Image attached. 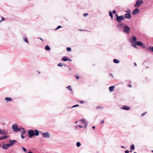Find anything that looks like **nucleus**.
<instances>
[{
    "label": "nucleus",
    "instance_id": "obj_1",
    "mask_svg": "<svg viewBox=\"0 0 153 153\" xmlns=\"http://www.w3.org/2000/svg\"><path fill=\"white\" fill-rule=\"evenodd\" d=\"M27 132L28 137L30 138H31L34 136H38L39 134V131L36 129H35L34 130L30 129L27 131Z\"/></svg>",
    "mask_w": 153,
    "mask_h": 153
},
{
    "label": "nucleus",
    "instance_id": "obj_2",
    "mask_svg": "<svg viewBox=\"0 0 153 153\" xmlns=\"http://www.w3.org/2000/svg\"><path fill=\"white\" fill-rule=\"evenodd\" d=\"M123 32L127 34H129L130 30V28L128 25L125 24V25L123 26Z\"/></svg>",
    "mask_w": 153,
    "mask_h": 153
},
{
    "label": "nucleus",
    "instance_id": "obj_3",
    "mask_svg": "<svg viewBox=\"0 0 153 153\" xmlns=\"http://www.w3.org/2000/svg\"><path fill=\"white\" fill-rule=\"evenodd\" d=\"M144 3L143 0H137L134 4V7L136 8H138L139 7L141 4H143Z\"/></svg>",
    "mask_w": 153,
    "mask_h": 153
},
{
    "label": "nucleus",
    "instance_id": "obj_4",
    "mask_svg": "<svg viewBox=\"0 0 153 153\" xmlns=\"http://www.w3.org/2000/svg\"><path fill=\"white\" fill-rule=\"evenodd\" d=\"M125 25V23H118L117 24L116 27L119 30H123V26Z\"/></svg>",
    "mask_w": 153,
    "mask_h": 153
},
{
    "label": "nucleus",
    "instance_id": "obj_5",
    "mask_svg": "<svg viewBox=\"0 0 153 153\" xmlns=\"http://www.w3.org/2000/svg\"><path fill=\"white\" fill-rule=\"evenodd\" d=\"M12 129L13 132H18L19 130L18 124L16 123L13 124L12 126Z\"/></svg>",
    "mask_w": 153,
    "mask_h": 153
},
{
    "label": "nucleus",
    "instance_id": "obj_6",
    "mask_svg": "<svg viewBox=\"0 0 153 153\" xmlns=\"http://www.w3.org/2000/svg\"><path fill=\"white\" fill-rule=\"evenodd\" d=\"M125 19L124 16L122 15L119 16V17L116 19V20L119 23H122V21Z\"/></svg>",
    "mask_w": 153,
    "mask_h": 153
},
{
    "label": "nucleus",
    "instance_id": "obj_7",
    "mask_svg": "<svg viewBox=\"0 0 153 153\" xmlns=\"http://www.w3.org/2000/svg\"><path fill=\"white\" fill-rule=\"evenodd\" d=\"M129 40L130 42L133 43H134V42H137V39L135 36L133 35L132 36L131 38H130Z\"/></svg>",
    "mask_w": 153,
    "mask_h": 153
},
{
    "label": "nucleus",
    "instance_id": "obj_8",
    "mask_svg": "<svg viewBox=\"0 0 153 153\" xmlns=\"http://www.w3.org/2000/svg\"><path fill=\"white\" fill-rule=\"evenodd\" d=\"M42 134L43 136V137L44 138H48L50 137V135L48 131L42 133Z\"/></svg>",
    "mask_w": 153,
    "mask_h": 153
},
{
    "label": "nucleus",
    "instance_id": "obj_9",
    "mask_svg": "<svg viewBox=\"0 0 153 153\" xmlns=\"http://www.w3.org/2000/svg\"><path fill=\"white\" fill-rule=\"evenodd\" d=\"M124 17H125V19H130L131 18V13H126L124 16Z\"/></svg>",
    "mask_w": 153,
    "mask_h": 153
},
{
    "label": "nucleus",
    "instance_id": "obj_10",
    "mask_svg": "<svg viewBox=\"0 0 153 153\" xmlns=\"http://www.w3.org/2000/svg\"><path fill=\"white\" fill-rule=\"evenodd\" d=\"M61 60L65 62L66 61H69L70 62L72 61V60L67 56H63Z\"/></svg>",
    "mask_w": 153,
    "mask_h": 153
},
{
    "label": "nucleus",
    "instance_id": "obj_11",
    "mask_svg": "<svg viewBox=\"0 0 153 153\" xmlns=\"http://www.w3.org/2000/svg\"><path fill=\"white\" fill-rule=\"evenodd\" d=\"M140 12V10L137 8H135L133 11L132 13V14L133 15H134L137 14Z\"/></svg>",
    "mask_w": 153,
    "mask_h": 153
},
{
    "label": "nucleus",
    "instance_id": "obj_12",
    "mask_svg": "<svg viewBox=\"0 0 153 153\" xmlns=\"http://www.w3.org/2000/svg\"><path fill=\"white\" fill-rule=\"evenodd\" d=\"M9 142L10 143L11 146H12L16 143H19L16 140H9Z\"/></svg>",
    "mask_w": 153,
    "mask_h": 153
},
{
    "label": "nucleus",
    "instance_id": "obj_13",
    "mask_svg": "<svg viewBox=\"0 0 153 153\" xmlns=\"http://www.w3.org/2000/svg\"><path fill=\"white\" fill-rule=\"evenodd\" d=\"M9 137V136L8 135H5L1 137H0V140L7 139Z\"/></svg>",
    "mask_w": 153,
    "mask_h": 153
},
{
    "label": "nucleus",
    "instance_id": "obj_14",
    "mask_svg": "<svg viewBox=\"0 0 153 153\" xmlns=\"http://www.w3.org/2000/svg\"><path fill=\"white\" fill-rule=\"evenodd\" d=\"M122 109L123 110L128 111L130 109V107L126 105H123V107L122 108Z\"/></svg>",
    "mask_w": 153,
    "mask_h": 153
},
{
    "label": "nucleus",
    "instance_id": "obj_15",
    "mask_svg": "<svg viewBox=\"0 0 153 153\" xmlns=\"http://www.w3.org/2000/svg\"><path fill=\"white\" fill-rule=\"evenodd\" d=\"M7 134V132L6 131H5L3 130H2L0 129V134Z\"/></svg>",
    "mask_w": 153,
    "mask_h": 153
},
{
    "label": "nucleus",
    "instance_id": "obj_16",
    "mask_svg": "<svg viewBox=\"0 0 153 153\" xmlns=\"http://www.w3.org/2000/svg\"><path fill=\"white\" fill-rule=\"evenodd\" d=\"M135 43L137 46H140L143 43V42L140 41H138L136 42Z\"/></svg>",
    "mask_w": 153,
    "mask_h": 153
},
{
    "label": "nucleus",
    "instance_id": "obj_17",
    "mask_svg": "<svg viewBox=\"0 0 153 153\" xmlns=\"http://www.w3.org/2000/svg\"><path fill=\"white\" fill-rule=\"evenodd\" d=\"M115 88V86L114 85H112L110 86L109 87V90L110 92H111L113 91Z\"/></svg>",
    "mask_w": 153,
    "mask_h": 153
},
{
    "label": "nucleus",
    "instance_id": "obj_18",
    "mask_svg": "<svg viewBox=\"0 0 153 153\" xmlns=\"http://www.w3.org/2000/svg\"><path fill=\"white\" fill-rule=\"evenodd\" d=\"M130 149L131 150L130 151V152H131L133 150L135 149V146L134 144L131 145L130 147Z\"/></svg>",
    "mask_w": 153,
    "mask_h": 153
},
{
    "label": "nucleus",
    "instance_id": "obj_19",
    "mask_svg": "<svg viewBox=\"0 0 153 153\" xmlns=\"http://www.w3.org/2000/svg\"><path fill=\"white\" fill-rule=\"evenodd\" d=\"M12 100V99L10 97H7L5 98V100L8 102L11 101Z\"/></svg>",
    "mask_w": 153,
    "mask_h": 153
},
{
    "label": "nucleus",
    "instance_id": "obj_20",
    "mask_svg": "<svg viewBox=\"0 0 153 153\" xmlns=\"http://www.w3.org/2000/svg\"><path fill=\"white\" fill-rule=\"evenodd\" d=\"M147 50L149 51H150L153 52V46H149L147 48Z\"/></svg>",
    "mask_w": 153,
    "mask_h": 153
},
{
    "label": "nucleus",
    "instance_id": "obj_21",
    "mask_svg": "<svg viewBox=\"0 0 153 153\" xmlns=\"http://www.w3.org/2000/svg\"><path fill=\"white\" fill-rule=\"evenodd\" d=\"M22 130L23 131H20V132L22 133L21 134L23 135L25 134L26 131V129L24 128H22Z\"/></svg>",
    "mask_w": 153,
    "mask_h": 153
},
{
    "label": "nucleus",
    "instance_id": "obj_22",
    "mask_svg": "<svg viewBox=\"0 0 153 153\" xmlns=\"http://www.w3.org/2000/svg\"><path fill=\"white\" fill-rule=\"evenodd\" d=\"M45 48L46 51H49L51 50V48L49 46L46 45L45 46Z\"/></svg>",
    "mask_w": 153,
    "mask_h": 153
},
{
    "label": "nucleus",
    "instance_id": "obj_23",
    "mask_svg": "<svg viewBox=\"0 0 153 153\" xmlns=\"http://www.w3.org/2000/svg\"><path fill=\"white\" fill-rule=\"evenodd\" d=\"M113 62L115 63L118 64L120 63V61L119 60L114 59H113Z\"/></svg>",
    "mask_w": 153,
    "mask_h": 153
},
{
    "label": "nucleus",
    "instance_id": "obj_24",
    "mask_svg": "<svg viewBox=\"0 0 153 153\" xmlns=\"http://www.w3.org/2000/svg\"><path fill=\"white\" fill-rule=\"evenodd\" d=\"M1 147L2 149L5 150H6L8 149L6 146V145L4 143L3 144Z\"/></svg>",
    "mask_w": 153,
    "mask_h": 153
},
{
    "label": "nucleus",
    "instance_id": "obj_25",
    "mask_svg": "<svg viewBox=\"0 0 153 153\" xmlns=\"http://www.w3.org/2000/svg\"><path fill=\"white\" fill-rule=\"evenodd\" d=\"M23 39V40L25 42L29 44V42L27 37H24Z\"/></svg>",
    "mask_w": 153,
    "mask_h": 153
},
{
    "label": "nucleus",
    "instance_id": "obj_26",
    "mask_svg": "<svg viewBox=\"0 0 153 153\" xmlns=\"http://www.w3.org/2000/svg\"><path fill=\"white\" fill-rule=\"evenodd\" d=\"M140 47H141L143 48H145L146 50L147 49V48L146 47L145 44L143 43Z\"/></svg>",
    "mask_w": 153,
    "mask_h": 153
},
{
    "label": "nucleus",
    "instance_id": "obj_27",
    "mask_svg": "<svg viewBox=\"0 0 153 153\" xmlns=\"http://www.w3.org/2000/svg\"><path fill=\"white\" fill-rule=\"evenodd\" d=\"M66 88L68 89L69 91H73V90L72 88H71V86L69 85L68 86H67Z\"/></svg>",
    "mask_w": 153,
    "mask_h": 153
},
{
    "label": "nucleus",
    "instance_id": "obj_28",
    "mask_svg": "<svg viewBox=\"0 0 153 153\" xmlns=\"http://www.w3.org/2000/svg\"><path fill=\"white\" fill-rule=\"evenodd\" d=\"M76 146L77 147H79L81 146V143L79 142H78L76 143Z\"/></svg>",
    "mask_w": 153,
    "mask_h": 153
},
{
    "label": "nucleus",
    "instance_id": "obj_29",
    "mask_svg": "<svg viewBox=\"0 0 153 153\" xmlns=\"http://www.w3.org/2000/svg\"><path fill=\"white\" fill-rule=\"evenodd\" d=\"M79 106V105L78 104H76V105H74L73 106H72L71 108V109H72V108H74V107H78Z\"/></svg>",
    "mask_w": 153,
    "mask_h": 153
},
{
    "label": "nucleus",
    "instance_id": "obj_30",
    "mask_svg": "<svg viewBox=\"0 0 153 153\" xmlns=\"http://www.w3.org/2000/svg\"><path fill=\"white\" fill-rule=\"evenodd\" d=\"M67 51L68 52H71L72 50L70 47H67L66 48Z\"/></svg>",
    "mask_w": 153,
    "mask_h": 153
},
{
    "label": "nucleus",
    "instance_id": "obj_31",
    "mask_svg": "<svg viewBox=\"0 0 153 153\" xmlns=\"http://www.w3.org/2000/svg\"><path fill=\"white\" fill-rule=\"evenodd\" d=\"M79 121H81L82 123H85L86 122L85 121V120L84 119H81L79 120Z\"/></svg>",
    "mask_w": 153,
    "mask_h": 153
},
{
    "label": "nucleus",
    "instance_id": "obj_32",
    "mask_svg": "<svg viewBox=\"0 0 153 153\" xmlns=\"http://www.w3.org/2000/svg\"><path fill=\"white\" fill-rule=\"evenodd\" d=\"M125 12L127 13H131V11L128 9H127L125 11Z\"/></svg>",
    "mask_w": 153,
    "mask_h": 153
},
{
    "label": "nucleus",
    "instance_id": "obj_33",
    "mask_svg": "<svg viewBox=\"0 0 153 153\" xmlns=\"http://www.w3.org/2000/svg\"><path fill=\"white\" fill-rule=\"evenodd\" d=\"M57 66L59 67H62L63 66V65L62 63H59L57 65Z\"/></svg>",
    "mask_w": 153,
    "mask_h": 153
},
{
    "label": "nucleus",
    "instance_id": "obj_34",
    "mask_svg": "<svg viewBox=\"0 0 153 153\" xmlns=\"http://www.w3.org/2000/svg\"><path fill=\"white\" fill-rule=\"evenodd\" d=\"M6 145L7 148L10 147L12 146L10 143L6 144Z\"/></svg>",
    "mask_w": 153,
    "mask_h": 153
},
{
    "label": "nucleus",
    "instance_id": "obj_35",
    "mask_svg": "<svg viewBox=\"0 0 153 153\" xmlns=\"http://www.w3.org/2000/svg\"><path fill=\"white\" fill-rule=\"evenodd\" d=\"M62 27V26H61V25H59V26H58L55 29V30H57L59 29H60V28H61V27Z\"/></svg>",
    "mask_w": 153,
    "mask_h": 153
},
{
    "label": "nucleus",
    "instance_id": "obj_36",
    "mask_svg": "<svg viewBox=\"0 0 153 153\" xmlns=\"http://www.w3.org/2000/svg\"><path fill=\"white\" fill-rule=\"evenodd\" d=\"M109 16H113L112 12L111 11H109Z\"/></svg>",
    "mask_w": 153,
    "mask_h": 153
},
{
    "label": "nucleus",
    "instance_id": "obj_37",
    "mask_svg": "<svg viewBox=\"0 0 153 153\" xmlns=\"http://www.w3.org/2000/svg\"><path fill=\"white\" fill-rule=\"evenodd\" d=\"M22 149L24 152H25L27 151V149L26 148L23 147H22Z\"/></svg>",
    "mask_w": 153,
    "mask_h": 153
},
{
    "label": "nucleus",
    "instance_id": "obj_38",
    "mask_svg": "<svg viewBox=\"0 0 153 153\" xmlns=\"http://www.w3.org/2000/svg\"><path fill=\"white\" fill-rule=\"evenodd\" d=\"M112 13L113 14H116V11L115 10H113L112 12Z\"/></svg>",
    "mask_w": 153,
    "mask_h": 153
},
{
    "label": "nucleus",
    "instance_id": "obj_39",
    "mask_svg": "<svg viewBox=\"0 0 153 153\" xmlns=\"http://www.w3.org/2000/svg\"><path fill=\"white\" fill-rule=\"evenodd\" d=\"M88 15V13H84L83 14V16L84 17H86Z\"/></svg>",
    "mask_w": 153,
    "mask_h": 153
},
{
    "label": "nucleus",
    "instance_id": "obj_40",
    "mask_svg": "<svg viewBox=\"0 0 153 153\" xmlns=\"http://www.w3.org/2000/svg\"><path fill=\"white\" fill-rule=\"evenodd\" d=\"M21 138L22 139H24L25 138V137L23 135L21 134Z\"/></svg>",
    "mask_w": 153,
    "mask_h": 153
},
{
    "label": "nucleus",
    "instance_id": "obj_41",
    "mask_svg": "<svg viewBox=\"0 0 153 153\" xmlns=\"http://www.w3.org/2000/svg\"><path fill=\"white\" fill-rule=\"evenodd\" d=\"M75 77L77 79H78L79 78V76L78 75H75Z\"/></svg>",
    "mask_w": 153,
    "mask_h": 153
},
{
    "label": "nucleus",
    "instance_id": "obj_42",
    "mask_svg": "<svg viewBox=\"0 0 153 153\" xmlns=\"http://www.w3.org/2000/svg\"><path fill=\"white\" fill-rule=\"evenodd\" d=\"M5 20V18L3 17H1V21H0L1 22L2 21H4Z\"/></svg>",
    "mask_w": 153,
    "mask_h": 153
},
{
    "label": "nucleus",
    "instance_id": "obj_43",
    "mask_svg": "<svg viewBox=\"0 0 153 153\" xmlns=\"http://www.w3.org/2000/svg\"><path fill=\"white\" fill-rule=\"evenodd\" d=\"M85 124V128L87 126L88 124V123H86V122L84 123Z\"/></svg>",
    "mask_w": 153,
    "mask_h": 153
},
{
    "label": "nucleus",
    "instance_id": "obj_44",
    "mask_svg": "<svg viewBox=\"0 0 153 153\" xmlns=\"http://www.w3.org/2000/svg\"><path fill=\"white\" fill-rule=\"evenodd\" d=\"M147 113V112H145L144 113H143V114H142L141 115V116L142 117L143 116H144L145 114H146Z\"/></svg>",
    "mask_w": 153,
    "mask_h": 153
},
{
    "label": "nucleus",
    "instance_id": "obj_45",
    "mask_svg": "<svg viewBox=\"0 0 153 153\" xmlns=\"http://www.w3.org/2000/svg\"><path fill=\"white\" fill-rule=\"evenodd\" d=\"M132 46L134 48H137V46L135 44H134Z\"/></svg>",
    "mask_w": 153,
    "mask_h": 153
},
{
    "label": "nucleus",
    "instance_id": "obj_46",
    "mask_svg": "<svg viewBox=\"0 0 153 153\" xmlns=\"http://www.w3.org/2000/svg\"><path fill=\"white\" fill-rule=\"evenodd\" d=\"M79 102L81 104L83 103L84 102L83 100H81Z\"/></svg>",
    "mask_w": 153,
    "mask_h": 153
},
{
    "label": "nucleus",
    "instance_id": "obj_47",
    "mask_svg": "<svg viewBox=\"0 0 153 153\" xmlns=\"http://www.w3.org/2000/svg\"><path fill=\"white\" fill-rule=\"evenodd\" d=\"M63 66H64L65 67L68 68V66L67 65H66L65 64H63Z\"/></svg>",
    "mask_w": 153,
    "mask_h": 153
},
{
    "label": "nucleus",
    "instance_id": "obj_48",
    "mask_svg": "<svg viewBox=\"0 0 153 153\" xmlns=\"http://www.w3.org/2000/svg\"><path fill=\"white\" fill-rule=\"evenodd\" d=\"M22 128L21 127H20L19 128L18 127V131H21V130L22 129Z\"/></svg>",
    "mask_w": 153,
    "mask_h": 153
},
{
    "label": "nucleus",
    "instance_id": "obj_49",
    "mask_svg": "<svg viewBox=\"0 0 153 153\" xmlns=\"http://www.w3.org/2000/svg\"><path fill=\"white\" fill-rule=\"evenodd\" d=\"M129 152L130 151L128 150H126L125 151V153H129Z\"/></svg>",
    "mask_w": 153,
    "mask_h": 153
},
{
    "label": "nucleus",
    "instance_id": "obj_50",
    "mask_svg": "<svg viewBox=\"0 0 153 153\" xmlns=\"http://www.w3.org/2000/svg\"><path fill=\"white\" fill-rule=\"evenodd\" d=\"M116 16V19H117L118 17H119V16H118V15L116 13V14H115Z\"/></svg>",
    "mask_w": 153,
    "mask_h": 153
},
{
    "label": "nucleus",
    "instance_id": "obj_51",
    "mask_svg": "<svg viewBox=\"0 0 153 153\" xmlns=\"http://www.w3.org/2000/svg\"><path fill=\"white\" fill-rule=\"evenodd\" d=\"M78 126L80 128H82L83 127V126H82L81 125H78Z\"/></svg>",
    "mask_w": 153,
    "mask_h": 153
},
{
    "label": "nucleus",
    "instance_id": "obj_52",
    "mask_svg": "<svg viewBox=\"0 0 153 153\" xmlns=\"http://www.w3.org/2000/svg\"><path fill=\"white\" fill-rule=\"evenodd\" d=\"M104 120H102V121H101L100 122V123H101V124H103V123H104Z\"/></svg>",
    "mask_w": 153,
    "mask_h": 153
},
{
    "label": "nucleus",
    "instance_id": "obj_53",
    "mask_svg": "<svg viewBox=\"0 0 153 153\" xmlns=\"http://www.w3.org/2000/svg\"><path fill=\"white\" fill-rule=\"evenodd\" d=\"M128 85L129 87L131 88L132 87V85L130 84H128Z\"/></svg>",
    "mask_w": 153,
    "mask_h": 153
},
{
    "label": "nucleus",
    "instance_id": "obj_54",
    "mask_svg": "<svg viewBox=\"0 0 153 153\" xmlns=\"http://www.w3.org/2000/svg\"><path fill=\"white\" fill-rule=\"evenodd\" d=\"M27 153H33L32 151H28L27 152Z\"/></svg>",
    "mask_w": 153,
    "mask_h": 153
},
{
    "label": "nucleus",
    "instance_id": "obj_55",
    "mask_svg": "<svg viewBox=\"0 0 153 153\" xmlns=\"http://www.w3.org/2000/svg\"><path fill=\"white\" fill-rule=\"evenodd\" d=\"M111 18V20H113V16H110Z\"/></svg>",
    "mask_w": 153,
    "mask_h": 153
},
{
    "label": "nucleus",
    "instance_id": "obj_56",
    "mask_svg": "<svg viewBox=\"0 0 153 153\" xmlns=\"http://www.w3.org/2000/svg\"><path fill=\"white\" fill-rule=\"evenodd\" d=\"M102 107L100 106H97V108H102Z\"/></svg>",
    "mask_w": 153,
    "mask_h": 153
},
{
    "label": "nucleus",
    "instance_id": "obj_57",
    "mask_svg": "<svg viewBox=\"0 0 153 153\" xmlns=\"http://www.w3.org/2000/svg\"><path fill=\"white\" fill-rule=\"evenodd\" d=\"M109 74L110 75V76H112V77H113V74L111 73H110Z\"/></svg>",
    "mask_w": 153,
    "mask_h": 153
},
{
    "label": "nucleus",
    "instance_id": "obj_58",
    "mask_svg": "<svg viewBox=\"0 0 153 153\" xmlns=\"http://www.w3.org/2000/svg\"><path fill=\"white\" fill-rule=\"evenodd\" d=\"M92 128L93 129H94L95 128V126H92Z\"/></svg>",
    "mask_w": 153,
    "mask_h": 153
},
{
    "label": "nucleus",
    "instance_id": "obj_59",
    "mask_svg": "<svg viewBox=\"0 0 153 153\" xmlns=\"http://www.w3.org/2000/svg\"><path fill=\"white\" fill-rule=\"evenodd\" d=\"M78 125H76L75 126V128H76V130L78 129Z\"/></svg>",
    "mask_w": 153,
    "mask_h": 153
},
{
    "label": "nucleus",
    "instance_id": "obj_60",
    "mask_svg": "<svg viewBox=\"0 0 153 153\" xmlns=\"http://www.w3.org/2000/svg\"><path fill=\"white\" fill-rule=\"evenodd\" d=\"M39 39H40L42 42H44V41L43 40V39L41 38L40 37H39Z\"/></svg>",
    "mask_w": 153,
    "mask_h": 153
},
{
    "label": "nucleus",
    "instance_id": "obj_61",
    "mask_svg": "<svg viewBox=\"0 0 153 153\" xmlns=\"http://www.w3.org/2000/svg\"><path fill=\"white\" fill-rule=\"evenodd\" d=\"M121 147L122 148H124V149H125L126 148L123 146H121Z\"/></svg>",
    "mask_w": 153,
    "mask_h": 153
},
{
    "label": "nucleus",
    "instance_id": "obj_62",
    "mask_svg": "<svg viewBox=\"0 0 153 153\" xmlns=\"http://www.w3.org/2000/svg\"><path fill=\"white\" fill-rule=\"evenodd\" d=\"M120 50H122V49H123L122 47H120Z\"/></svg>",
    "mask_w": 153,
    "mask_h": 153
},
{
    "label": "nucleus",
    "instance_id": "obj_63",
    "mask_svg": "<svg viewBox=\"0 0 153 153\" xmlns=\"http://www.w3.org/2000/svg\"><path fill=\"white\" fill-rule=\"evenodd\" d=\"M134 65L135 66H137V64L135 62L134 63Z\"/></svg>",
    "mask_w": 153,
    "mask_h": 153
},
{
    "label": "nucleus",
    "instance_id": "obj_64",
    "mask_svg": "<svg viewBox=\"0 0 153 153\" xmlns=\"http://www.w3.org/2000/svg\"><path fill=\"white\" fill-rule=\"evenodd\" d=\"M68 68L69 70L70 71H71V68H69V67H68Z\"/></svg>",
    "mask_w": 153,
    "mask_h": 153
}]
</instances>
